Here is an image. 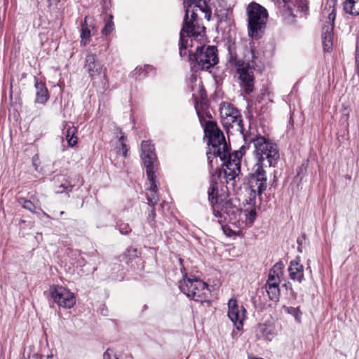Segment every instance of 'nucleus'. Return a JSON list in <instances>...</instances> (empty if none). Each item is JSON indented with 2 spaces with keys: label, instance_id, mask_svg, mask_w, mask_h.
I'll list each match as a JSON object with an SVG mask.
<instances>
[{
  "label": "nucleus",
  "instance_id": "nucleus-1",
  "mask_svg": "<svg viewBox=\"0 0 359 359\" xmlns=\"http://www.w3.org/2000/svg\"><path fill=\"white\" fill-rule=\"evenodd\" d=\"M205 136L208 138L210 151L215 156L219 157L224 165V172L228 180H233L241 172V159L248 149L242 146L238 151L229 154L223 133L213 121H208L204 128ZM209 163L210 156H208Z\"/></svg>",
  "mask_w": 359,
  "mask_h": 359
},
{
  "label": "nucleus",
  "instance_id": "nucleus-2",
  "mask_svg": "<svg viewBox=\"0 0 359 359\" xmlns=\"http://www.w3.org/2000/svg\"><path fill=\"white\" fill-rule=\"evenodd\" d=\"M184 25L180 34V55L183 57L187 55L186 50L190 45L193 46L194 41L201 36V32L205 27L198 25L197 19L203 16L208 20L211 18V12L208 9L205 1H198L192 3L186 8Z\"/></svg>",
  "mask_w": 359,
  "mask_h": 359
},
{
  "label": "nucleus",
  "instance_id": "nucleus-3",
  "mask_svg": "<svg viewBox=\"0 0 359 359\" xmlns=\"http://www.w3.org/2000/svg\"><path fill=\"white\" fill-rule=\"evenodd\" d=\"M208 199L211 203L214 215L219 219L218 222L234 223L238 215L242 214L241 209L233 203L226 194H219L217 183L211 181L208 190Z\"/></svg>",
  "mask_w": 359,
  "mask_h": 359
},
{
  "label": "nucleus",
  "instance_id": "nucleus-4",
  "mask_svg": "<svg viewBox=\"0 0 359 359\" xmlns=\"http://www.w3.org/2000/svg\"><path fill=\"white\" fill-rule=\"evenodd\" d=\"M250 143L254 147V156L257 161L255 164L264 165V161H266L269 166H273L279 159V150L276 144L261 135H256L250 138Z\"/></svg>",
  "mask_w": 359,
  "mask_h": 359
},
{
  "label": "nucleus",
  "instance_id": "nucleus-5",
  "mask_svg": "<svg viewBox=\"0 0 359 359\" xmlns=\"http://www.w3.org/2000/svg\"><path fill=\"white\" fill-rule=\"evenodd\" d=\"M179 287L187 297L201 303L208 300L210 293L208 285L198 278H184Z\"/></svg>",
  "mask_w": 359,
  "mask_h": 359
},
{
  "label": "nucleus",
  "instance_id": "nucleus-6",
  "mask_svg": "<svg viewBox=\"0 0 359 359\" xmlns=\"http://www.w3.org/2000/svg\"><path fill=\"white\" fill-rule=\"evenodd\" d=\"M189 52V61L196 65L194 67L201 69H208L218 62L217 50L215 46H197L195 53H191Z\"/></svg>",
  "mask_w": 359,
  "mask_h": 359
},
{
  "label": "nucleus",
  "instance_id": "nucleus-7",
  "mask_svg": "<svg viewBox=\"0 0 359 359\" xmlns=\"http://www.w3.org/2000/svg\"><path fill=\"white\" fill-rule=\"evenodd\" d=\"M249 35L257 38L258 32L264 27L268 13L265 8L256 3H252L248 8Z\"/></svg>",
  "mask_w": 359,
  "mask_h": 359
},
{
  "label": "nucleus",
  "instance_id": "nucleus-8",
  "mask_svg": "<svg viewBox=\"0 0 359 359\" xmlns=\"http://www.w3.org/2000/svg\"><path fill=\"white\" fill-rule=\"evenodd\" d=\"M336 0H327L323 15L327 18V25L324 27L322 35L323 45L325 51H330L332 49V29L334 20L336 18L335 13Z\"/></svg>",
  "mask_w": 359,
  "mask_h": 359
},
{
  "label": "nucleus",
  "instance_id": "nucleus-9",
  "mask_svg": "<svg viewBox=\"0 0 359 359\" xmlns=\"http://www.w3.org/2000/svg\"><path fill=\"white\" fill-rule=\"evenodd\" d=\"M284 267L283 263L278 262L269 271L266 288L269 297L271 301L278 302L279 300V285L283 276Z\"/></svg>",
  "mask_w": 359,
  "mask_h": 359
},
{
  "label": "nucleus",
  "instance_id": "nucleus-10",
  "mask_svg": "<svg viewBox=\"0 0 359 359\" xmlns=\"http://www.w3.org/2000/svg\"><path fill=\"white\" fill-rule=\"evenodd\" d=\"M219 111L222 123L225 128L236 127L238 130L243 129L240 113L232 104L227 102L221 104Z\"/></svg>",
  "mask_w": 359,
  "mask_h": 359
},
{
  "label": "nucleus",
  "instance_id": "nucleus-11",
  "mask_svg": "<svg viewBox=\"0 0 359 359\" xmlns=\"http://www.w3.org/2000/svg\"><path fill=\"white\" fill-rule=\"evenodd\" d=\"M249 185L251 191L261 195L267 187L266 171L261 164H255L249 176Z\"/></svg>",
  "mask_w": 359,
  "mask_h": 359
},
{
  "label": "nucleus",
  "instance_id": "nucleus-12",
  "mask_svg": "<svg viewBox=\"0 0 359 359\" xmlns=\"http://www.w3.org/2000/svg\"><path fill=\"white\" fill-rule=\"evenodd\" d=\"M50 294L54 302L62 308L71 309L76 304L74 294L70 292V290L62 286H50Z\"/></svg>",
  "mask_w": 359,
  "mask_h": 359
},
{
  "label": "nucleus",
  "instance_id": "nucleus-13",
  "mask_svg": "<svg viewBox=\"0 0 359 359\" xmlns=\"http://www.w3.org/2000/svg\"><path fill=\"white\" fill-rule=\"evenodd\" d=\"M141 157L148 177L152 178L153 173L157 170V158L154 152V147L149 141H143L141 144Z\"/></svg>",
  "mask_w": 359,
  "mask_h": 359
},
{
  "label": "nucleus",
  "instance_id": "nucleus-14",
  "mask_svg": "<svg viewBox=\"0 0 359 359\" xmlns=\"http://www.w3.org/2000/svg\"><path fill=\"white\" fill-rule=\"evenodd\" d=\"M235 67L245 92L250 94L253 91L254 86L252 67L248 62H245L241 60H237L235 62Z\"/></svg>",
  "mask_w": 359,
  "mask_h": 359
},
{
  "label": "nucleus",
  "instance_id": "nucleus-15",
  "mask_svg": "<svg viewBox=\"0 0 359 359\" xmlns=\"http://www.w3.org/2000/svg\"><path fill=\"white\" fill-rule=\"evenodd\" d=\"M245 314V309L243 306H238L235 298L229 300L227 316L238 330L243 328Z\"/></svg>",
  "mask_w": 359,
  "mask_h": 359
},
{
  "label": "nucleus",
  "instance_id": "nucleus-16",
  "mask_svg": "<svg viewBox=\"0 0 359 359\" xmlns=\"http://www.w3.org/2000/svg\"><path fill=\"white\" fill-rule=\"evenodd\" d=\"M288 273L290 278L293 281L301 283L304 280V267L300 264L299 257L290 261Z\"/></svg>",
  "mask_w": 359,
  "mask_h": 359
},
{
  "label": "nucleus",
  "instance_id": "nucleus-17",
  "mask_svg": "<svg viewBox=\"0 0 359 359\" xmlns=\"http://www.w3.org/2000/svg\"><path fill=\"white\" fill-rule=\"evenodd\" d=\"M90 18L85 17L83 22L81 25V46H86L90 43V37L96 32L95 26L89 23Z\"/></svg>",
  "mask_w": 359,
  "mask_h": 359
},
{
  "label": "nucleus",
  "instance_id": "nucleus-18",
  "mask_svg": "<svg viewBox=\"0 0 359 359\" xmlns=\"http://www.w3.org/2000/svg\"><path fill=\"white\" fill-rule=\"evenodd\" d=\"M85 68L93 79L100 75L102 70V65L96 61L95 55L93 53H88L86 55Z\"/></svg>",
  "mask_w": 359,
  "mask_h": 359
},
{
  "label": "nucleus",
  "instance_id": "nucleus-19",
  "mask_svg": "<svg viewBox=\"0 0 359 359\" xmlns=\"http://www.w3.org/2000/svg\"><path fill=\"white\" fill-rule=\"evenodd\" d=\"M156 176L155 173H153L152 178L147 177V179L149 182V188L146 192V196L148 204L151 207H154L156 204H157L159 201V198L157 194L158 184L156 181Z\"/></svg>",
  "mask_w": 359,
  "mask_h": 359
},
{
  "label": "nucleus",
  "instance_id": "nucleus-20",
  "mask_svg": "<svg viewBox=\"0 0 359 359\" xmlns=\"http://www.w3.org/2000/svg\"><path fill=\"white\" fill-rule=\"evenodd\" d=\"M34 87L36 89L35 103L45 104L49 99L48 90L45 83L35 78Z\"/></svg>",
  "mask_w": 359,
  "mask_h": 359
},
{
  "label": "nucleus",
  "instance_id": "nucleus-21",
  "mask_svg": "<svg viewBox=\"0 0 359 359\" xmlns=\"http://www.w3.org/2000/svg\"><path fill=\"white\" fill-rule=\"evenodd\" d=\"M298 8L302 11H306L308 9V1L307 0H297ZM278 6L282 8L283 11H290L291 10V0H277Z\"/></svg>",
  "mask_w": 359,
  "mask_h": 359
},
{
  "label": "nucleus",
  "instance_id": "nucleus-22",
  "mask_svg": "<svg viewBox=\"0 0 359 359\" xmlns=\"http://www.w3.org/2000/svg\"><path fill=\"white\" fill-rule=\"evenodd\" d=\"M344 10L351 15H359V0H346L344 2Z\"/></svg>",
  "mask_w": 359,
  "mask_h": 359
},
{
  "label": "nucleus",
  "instance_id": "nucleus-23",
  "mask_svg": "<svg viewBox=\"0 0 359 359\" xmlns=\"http://www.w3.org/2000/svg\"><path fill=\"white\" fill-rule=\"evenodd\" d=\"M77 129L74 126H69L66 130V140L70 147H74L77 143V137L75 136Z\"/></svg>",
  "mask_w": 359,
  "mask_h": 359
},
{
  "label": "nucleus",
  "instance_id": "nucleus-24",
  "mask_svg": "<svg viewBox=\"0 0 359 359\" xmlns=\"http://www.w3.org/2000/svg\"><path fill=\"white\" fill-rule=\"evenodd\" d=\"M243 215L245 218V224L247 226H251L257 217V212L255 209H252L250 210H245L243 212Z\"/></svg>",
  "mask_w": 359,
  "mask_h": 359
},
{
  "label": "nucleus",
  "instance_id": "nucleus-25",
  "mask_svg": "<svg viewBox=\"0 0 359 359\" xmlns=\"http://www.w3.org/2000/svg\"><path fill=\"white\" fill-rule=\"evenodd\" d=\"M285 311L292 315L296 320L297 322L301 323L302 319V312L299 309V307H284Z\"/></svg>",
  "mask_w": 359,
  "mask_h": 359
},
{
  "label": "nucleus",
  "instance_id": "nucleus-26",
  "mask_svg": "<svg viewBox=\"0 0 359 359\" xmlns=\"http://www.w3.org/2000/svg\"><path fill=\"white\" fill-rule=\"evenodd\" d=\"M55 182H61V184L59 185V187L62 188L64 190H72V186L65 181V183H63V181L65 180V177L63 175H57L53 179Z\"/></svg>",
  "mask_w": 359,
  "mask_h": 359
},
{
  "label": "nucleus",
  "instance_id": "nucleus-27",
  "mask_svg": "<svg viewBox=\"0 0 359 359\" xmlns=\"http://www.w3.org/2000/svg\"><path fill=\"white\" fill-rule=\"evenodd\" d=\"M114 29V22L112 21V16H110V19L106 22L105 26L102 30V34L104 35L109 34Z\"/></svg>",
  "mask_w": 359,
  "mask_h": 359
},
{
  "label": "nucleus",
  "instance_id": "nucleus-28",
  "mask_svg": "<svg viewBox=\"0 0 359 359\" xmlns=\"http://www.w3.org/2000/svg\"><path fill=\"white\" fill-rule=\"evenodd\" d=\"M124 141H125V137H124L123 135H121L119 137V142H120V144H121V148L118 149V153L121 154L123 157L126 158V156H127L128 149H127V146L125 144Z\"/></svg>",
  "mask_w": 359,
  "mask_h": 359
},
{
  "label": "nucleus",
  "instance_id": "nucleus-29",
  "mask_svg": "<svg viewBox=\"0 0 359 359\" xmlns=\"http://www.w3.org/2000/svg\"><path fill=\"white\" fill-rule=\"evenodd\" d=\"M118 230L121 234L126 235L131 231V229L128 224L121 223L118 224Z\"/></svg>",
  "mask_w": 359,
  "mask_h": 359
},
{
  "label": "nucleus",
  "instance_id": "nucleus-30",
  "mask_svg": "<svg viewBox=\"0 0 359 359\" xmlns=\"http://www.w3.org/2000/svg\"><path fill=\"white\" fill-rule=\"evenodd\" d=\"M103 359H118L112 349L108 348L103 354Z\"/></svg>",
  "mask_w": 359,
  "mask_h": 359
},
{
  "label": "nucleus",
  "instance_id": "nucleus-31",
  "mask_svg": "<svg viewBox=\"0 0 359 359\" xmlns=\"http://www.w3.org/2000/svg\"><path fill=\"white\" fill-rule=\"evenodd\" d=\"M22 207L27 210H29L32 212H34V210L36 209L35 205L30 201L27 200L24 201Z\"/></svg>",
  "mask_w": 359,
  "mask_h": 359
},
{
  "label": "nucleus",
  "instance_id": "nucleus-32",
  "mask_svg": "<svg viewBox=\"0 0 359 359\" xmlns=\"http://www.w3.org/2000/svg\"><path fill=\"white\" fill-rule=\"evenodd\" d=\"M39 160V157L38 156H34L33 158H32V164H33V166L34 167L35 170L36 171H38V168H39V164L37 163Z\"/></svg>",
  "mask_w": 359,
  "mask_h": 359
},
{
  "label": "nucleus",
  "instance_id": "nucleus-33",
  "mask_svg": "<svg viewBox=\"0 0 359 359\" xmlns=\"http://www.w3.org/2000/svg\"><path fill=\"white\" fill-rule=\"evenodd\" d=\"M155 216H156V212H155V208H154V206L152 207V209L151 210V213L149 215V219H151V220H154V218H155Z\"/></svg>",
  "mask_w": 359,
  "mask_h": 359
},
{
  "label": "nucleus",
  "instance_id": "nucleus-34",
  "mask_svg": "<svg viewBox=\"0 0 359 359\" xmlns=\"http://www.w3.org/2000/svg\"><path fill=\"white\" fill-rule=\"evenodd\" d=\"M45 359H53L51 355H48Z\"/></svg>",
  "mask_w": 359,
  "mask_h": 359
},
{
  "label": "nucleus",
  "instance_id": "nucleus-35",
  "mask_svg": "<svg viewBox=\"0 0 359 359\" xmlns=\"http://www.w3.org/2000/svg\"><path fill=\"white\" fill-rule=\"evenodd\" d=\"M48 1L50 2V4H51L52 1H57V0H48Z\"/></svg>",
  "mask_w": 359,
  "mask_h": 359
},
{
  "label": "nucleus",
  "instance_id": "nucleus-36",
  "mask_svg": "<svg viewBox=\"0 0 359 359\" xmlns=\"http://www.w3.org/2000/svg\"><path fill=\"white\" fill-rule=\"evenodd\" d=\"M43 215H44L45 216H46V217H48V215L46 213H45V212H43Z\"/></svg>",
  "mask_w": 359,
  "mask_h": 359
},
{
  "label": "nucleus",
  "instance_id": "nucleus-37",
  "mask_svg": "<svg viewBox=\"0 0 359 359\" xmlns=\"http://www.w3.org/2000/svg\"><path fill=\"white\" fill-rule=\"evenodd\" d=\"M147 68H148V69L149 68V69H151V67H150V66H147Z\"/></svg>",
  "mask_w": 359,
  "mask_h": 359
},
{
  "label": "nucleus",
  "instance_id": "nucleus-38",
  "mask_svg": "<svg viewBox=\"0 0 359 359\" xmlns=\"http://www.w3.org/2000/svg\"><path fill=\"white\" fill-rule=\"evenodd\" d=\"M63 214H64L63 211L60 212V215H63Z\"/></svg>",
  "mask_w": 359,
  "mask_h": 359
}]
</instances>
